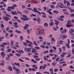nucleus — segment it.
I'll list each match as a JSON object with an SVG mask.
<instances>
[{
    "label": "nucleus",
    "mask_w": 74,
    "mask_h": 74,
    "mask_svg": "<svg viewBox=\"0 0 74 74\" xmlns=\"http://www.w3.org/2000/svg\"><path fill=\"white\" fill-rule=\"evenodd\" d=\"M21 16H22L23 18H23L22 17H21L20 18L22 19L23 21H28V20H30V19L29 18L27 17L26 15L21 14Z\"/></svg>",
    "instance_id": "f257e3e1"
},
{
    "label": "nucleus",
    "mask_w": 74,
    "mask_h": 74,
    "mask_svg": "<svg viewBox=\"0 0 74 74\" xmlns=\"http://www.w3.org/2000/svg\"><path fill=\"white\" fill-rule=\"evenodd\" d=\"M32 11H33L35 12H37L38 13L39 15H41V13L37 10V8H34V9L32 10Z\"/></svg>",
    "instance_id": "f03ea898"
},
{
    "label": "nucleus",
    "mask_w": 74,
    "mask_h": 74,
    "mask_svg": "<svg viewBox=\"0 0 74 74\" xmlns=\"http://www.w3.org/2000/svg\"><path fill=\"white\" fill-rule=\"evenodd\" d=\"M3 19L5 21H7L8 22V20H10V19L8 18L7 16H4L3 17Z\"/></svg>",
    "instance_id": "7ed1b4c3"
},
{
    "label": "nucleus",
    "mask_w": 74,
    "mask_h": 74,
    "mask_svg": "<svg viewBox=\"0 0 74 74\" xmlns=\"http://www.w3.org/2000/svg\"><path fill=\"white\" fill-rule=\"evenodd\" d=\"M21 70L18 69H16L15 70V71L17 72L16 73V74H19L21 73V71H20Z\"/></svg>",
    "instance_id": "20e7f679"
},
{
    "label": "nucleus",
    "mask_w": 74,
    "mask_h": 74,
    "mask_svg": "<svg viewBox=\"0 0 74 74\" xmlns=\"http://www.w3.org/2000/svg\"><path fill=\"white\" fill-rule=\"evenodd\" d=\"M1 55V56H2L3 58H4L5 57V53L4 52H2Z\"/></svg>",
    "instance_id": "39448f33"
},
{
    "label": "nucleus",
    "mask_w": 74,
    "mask_h": 74,
    "mask_svg": "<svg viewBox=\"0 0 74 74\" xmlns=\"http://www.w3.org/2000/svg\"><path fill=\"white\" fill-rule=\"evenodd\" d=\"M29 27V25L27 24H25V26L24 27V29H27L28 27Z\"/></svg>",
    "instance_id": "423d86ee"
},
{
    "label": "nucleus",
    "mask_w": 74,
    "mask_h": 74,
    "mask_svg": "<svg viewBox=\"0 0 74 74\" xmlns=\"http://www.w3.org/2000/svg\"><path fill=\"white\" fill-rule=\"evenodd\" d=\"M7 69H8L9 70H10V71H12V67H11V66H8L7 67Z\"/></svg>",
    "instance_id": "0eeeda50"
},
{
    "label": "nucleus",
    "mask_w": 74,
    "mask_h": 74,
    "mask_svg": "<svg viewBox=\"0 0 74 74\" xmlns=\"http://www.w3.org/2000/svg\"><path fill=\"white\" fill-rule=\"evenodd\" d=\"M11 13L13 15H17L18 14V13H17L16 11H12L11 12Z\"/></svg>",
    "instance_id": "6e6552de"
},
{
    "label": "nucleus",
    "mask_w": 74,
    "mask_h": 74,
    "mask_svg": "<svg viewBox=\"0 0 74 74\" xmlns=\"http://www.w3.org/2000/svg\"><path fill=\"white\" fill-rule=\"evenodd\" d=\"M31 52H32V53H36V52H37V51H36V49L34 48L32 49Z\"/></svg>",
    "instance_id": "1a4fd4ad"
},
{
    "label": "nucleus",
    "mask_w": 74,
    "mask_h": 74,
    "mask_svg": "<svg viewBox=\"0 0 74 74\" xmlns=\"http://www.w3.org/2000/svg\"><path fill=\"white\" fill-rule=\"evenodd\" d=\"M60 5H60L59 7H60L61 8H63L64 7V5H63V3H62L61 2Z\"/></svg>",
    "instance_id": "9d476101"
},
{
    "label": "nucleus",
    "mask_w": 74,
    "mask_h": 74,
    "mask_svg": "<svg viewBox=\"0 0 74 74\" xmlns=\"http://www.w3.org/2000/svg\"><path fill=\"white\" fill-rule=\"evenodd\" d=\"M69 30L70 31H69V33H70V34H71L73 33H74V30H73V29L70 28L69 29Z\"/></svg>",
    "instance_id": "9b49d317"
},
{
    "label": "nucleus",
    "mask_w": 74,
    "mask_h": 74,
    "mask_svg": "<svg viewBox=\"0 0 74 74\" xmlns=\"http://www.w3.org/2000/svg\"><path fill=\"white\" fill-rule=\"evenodd\" d=\"M69 10H70V12H71V13H73V12H74V9L72 10V9L70 7H68Z\"/></svg>",
    "instance_id": "f8f14e48"
},
{
    "label": "nucleus",
    "mask_w": 74,
    "mask_h": 74,
    "mask_svg": "<svg viewBox=\"0 0 74 74\" xmlns=\"http://www.w3.org/2000/svg\"><path fill=\"white\" fill-rule=\"evenodd\" d=\"M8 8L9 9H11V10H14L15 8V7L13 6H9L8 7Z\"/></svg>",
    "instance_id": "ddd939ff"
},
{
    "label": "nucleus",
    "mask_w": 74,
    "mask_h": 74,
    "mask_svg": "<svg viewBox=\"0 0 74 74\" xmlns=\"http://www.w3.org/2000/svg\"><path fill=\"white\" fill-rule=\"evenodd\" d=\"M62 38H67V35H63L61 36Z\"/></svg>",
    "instance_id": "4468645a"
},
{
    "label": "nucleus",
    "mask_w": 74,
    "mask_h": 74,
    "mask_svg": "<svg viewBox=\"0 0 74 74\" xmlns=\"http://www.w3.org/2000/svg\"><path fill=\"white\" fill-rule=\"evenodd\" d=\"M53 69L51 68L49 69V70L50 71V73L51 74H53Z\"/></svg>",
    "instance_id": "2eb2a0df"
},
{
    "label": "nucleus",
    "mask_w": 74,
    "mask_h": 74,
    "mask_svg": "<svg viewBox=\"0 0 74 74\" xmlns=\"http://www.w3.org/2000/svg\"><path fill=\"white\" fill-rule=\"evenodd\" d=\"M2 44L3 45H10V44L9 43V42H8V43H7L5 42H3L2 43Z\"/></svg>",
    "instance_id": "dca6fc26"
},
{
    "label": "nucleus",
    "mask_w": 74,
    "mask_h": 74,
    "mask_svg": "<svg viewBox=\"0 0 74 74\" xmlns=\"http://www.w3.org/2000/svg\"><path fill=\"white\" fill-rule=\"evenodd\" d=\"M66 27H71L73 26V25H72V24H71V25H66Z\"/></svg>",
    "instance_id": "f3484780"
},
{
    "label": "nucleus",
    "mask_w": 74,
    "mask_h": 74,
    "mask_svg": "<svg viewBox=\"0 0 74 74\" xmlns=\"http://www.w3.org/2000/svg\"><path fill=\"white\" fill-rule=\"evenodd\" d=\"M36 21L38 23H39V24H41V22H40V19L39 18H37V19Z\"/></svg>",
    "instance_id": "a211bd4d"
},
{
    "label": "nucleus",
    "mask_w": 74,
    "mask_h": 74,
    "mask_svg": "<svg viewBox=\"0 0 74 74\" xmlns=\"http://www.w3.org/2000/svg\"><path fill=\"white\" fill-rule=\"evenodd\" d=\"M66 32L67 29H64L63 31H62L61 33H62V34H63L64 33H66Z\"/></svg>",
    "instance_id": "6ab92c4d"
},
{
    "label": "nucleus",
    "mask_w": 74,
    "mask_h": 74,
    "mask_svg": "<svg viewBox=\"0 0 74 74\" xmlns=\"http://www.w3.org/2000/svg\"><path fill=\"white\" fill-rule=\"evenodd\" d=\"M54 24H55V23H53V22H51L50 23H49V25H50V26H52L53 25H54Z\"/></svg>",
    "instance_id": "aec40b11"
},
{
    "label": "nucleus",
    "mask_w": 74,
    "mask_h": 74,
    "mask_svg": "<svg viewBox=\"0 0 74 74\" xmlns=\"http://www.w3.org/2000/svg\"><path fill=\"white\" fill-rule=\"evenodd\" d=\"M32 67L34 68L35 69H38V67H37V66L36 65H34L32 66Z\"/></svg>",
    "instance_id": "412c9836"
},
{
    "label": "nucleus",
    "mask_w": 74,
    "mask_h": 74,
    "mask_svg": "<svg viewBox=\"0 0 74 74\" xmlns=\"http://www.w3.org/2000/svg\"><path fill=\"white\" fill-rule=\"evenodd\" d=\"M65 55H66V53H62V54L61 55V57H63Z\"/></svg>",
    "instance_id": "4be33fe9"
},
{
    "label": "nucleus",
    "mask_w": 74,
    "mask_h": 74,
    "mask_svg": "<svg viewBox=\"0 0 74 74\" xmlns=\"http://www.w3.org/2000/svg\"><path fill=\"white\" fill-rule=\"evenodd\" d=\"M31 61L32 62H33L34 63H37V61H36L34 60L33 59H31Z\"/></svg>",
    "instance_id": "5701e85b"
},
{
    "label": "nucleus",
    "mask_w": 74,
    "mask_h": 74,
    "mask_svg": "<svg viewBox=\"0 0 74 74\" xmlns=\"http://www.w3.org/2000/svg\"><path fill=\"white\" fill-rule=\"evenodd\" d=\"M30 51H31V48H27V52H30Z\"/></svg>",
    "instance_id": "b1692460"
},
{
    "label": "nucleus",
    "mask_w": 74,
    "mask_h": 74,
    "mask_svg": "<svg viewBox=\"0 0 74 74\" xmlns=\"http://www.w3.org/2000/svg\"><path fill=\"white\" fill-rule=\"evenodd\" d=\"M33 43L36 46H38V44H37V42L35 41H34Z\"/></svg>",
    "instance_id": "393cba45"
},
{
    "label": "nucleus",
    "mask_w": 74,
    "mask_h": 74,
    "mask_svg": "<svg viewBox=\"0 0 74 74\" xmlns=\"http://www.w3.org/2000/svg\"><path fill=\"white\" fill-rule=\"evenodd\" d=\"M14 64H15V65H16V66H18V67H19L20 66V65H19V63H14Z\"/></svg>",
    "instance_id": "a878e982"
},
{
    "label": "nucleus",
    "mask_w": 74,
    "mask_h": 74,
    "mask_svg": "<svg viewBox=\"0 0 74 74\" xmlns=\"http://www.w3.org/2000/svg\"><path fill=\"white\" fill-rule=\"evenodd\" d=\"M65 45L68 48H70V45L69 44L66 43Z\"/></svg>",
    "instance_id": "bb28decb"
},
{
    "label": "nucleus",
    "mask_w": 74,
    "mask_h": 74,
    "mask_svg": "<svg viewBox=\"0 0 74 74\" xmlns=\"http://www.w3.org/2000/svg\"><path fill=\"white\" fill-rule=\"evenodd\" d=\"M15 32H16V33H18V34L21 33H22V32H21V31H18V30L15 31Z\"/></svg>",
    "instance_id": "cd10ccee"
},
{
    "label": "nucleus",
    "mask_w": 74,
    "mask_h": 74,
    "mask_svg": "<svg viewBox=\"0 0 74 74\" xmlns=\"http://www.w3.org/2000/svg\"><path fill=\"white\" fill-rule=\"evenodd\" d=\"M46 66H47V65L44 64V66H43L42 67H43L42 69H45V68L47 67Z\"/></svg>",
    "instance_id": "c85d7f7f"
},
{
    "label": "nucleus",
    "mask_w": 74,
    "mask_h": 74,
    "mask_svg": "<svg viewBox=\"0 0 74 74\" xmlns=\"http://www.w3.org/2000/svg\"><path fill=\"white\" fill-rule=\"evenodd\" d=\"M55 24L56 25V26H58V25L59 24V21H56L55 23Z\"/></svg>",
    "instance_id": "c756f323"
},
{
    "label": "nucleus",
    "mask_w": 74,
    "mask_h": 74,
    "mask_svg": "<svg viewBox=\"0 0 74 74\" xmlns=\"http://www.w3.org/2000/svg\"><path fill=\"white\" fill-rule=\"evenodd\" d=\"M47 12H48L49 14H50V15H52V12L50 11V10H48L47 11Z\"/></svg>",
    "instance_id": "7c9ffc66"
},
{
    "label": "nucleus",
    "mask_w": 74,
    "mask_h": 74,
    "mask_svg": "<svg viewBox=\"0 0 74 74\" xmlns=\"http://www.w3.org/2000/svg\"><path fill=\"white\" fill-rule=\"evenodd\" d=\"M53 13H56V14H58L59 12L57 10H54L53 11Z\"/></svg>",
    "instance_id": "2f4dec72"
},
{
    "label": "nucleus",
    "mask_w": 74,
    "mask_h": 74,
    "mask_svg": "<svg viewBox=\"0 0 74 74\" xmlns=\"http://www.w3.org/2000/svg\"><path fill=\"white\" fill-rule=\"evenodd\" d=\"M36 61H40V58H37L35 59Z\"/></svg>",
    "instance_id": "473e14b6"
},
{
    "label": "nucleus",
    "mask_w": 74,
    "mask_h": 74,
    "mask_svg": "<svg viewBox=\"0 0 74 74\" xmlns=\"http://www.w3.org/2000/svg\"><path fill=\"white\" fill-rule=\"evenodd\" d=\"M10 29V28L9 27H8L6 29V30L7 31H8Z\"/></svg>",
    "instance_id": "72a5a7b5"
},
{
    "label": "nucleus",
    "mask_w": 74,
    "mask_h": 74,
    "mask_svg": "<svg viewBox=\"0 0 74 74\" xmlns=\"http://www.w3.org/2000/svg\"><path fill=\"white\" fill-rule=\"evenodd\" d=\"M62 49H63V51H65V50H66L65 49H66V46H63L62 47Z\"/></svg>",
    "instance_id": "f704fd0d"
},
{
    "label": "nucleus",
    "mask_w": 74,
    "mask_h": 74,
    "mask_svg": "<svg viewBox=\"0 0 74 74\" xmlns=\"http://www.w3.org/2000/svg\"><path fill=\"white\" fill-rule=\"evenodd\" d=\"M35 49H36L37 50H38V49H40V47H39L36 46L35 47Z\"/></svg>",
    "instance_id": "c9c22d12"
},
{
    "label": "nucleus",
    "mask_w": 74,
    "mask_h": 74,
    "mask_svg": "<svg viewBox=\"0 0 74 74\" xmlns=\"http://www.w3.org/2000/svg\"><path fill=\"white\" fill-rule=\"evenodd\" d=\"M44 26L47 27V26H48V23H45L44 24Z\"/></svg>",
    "instance_id": "e433bc0d"
},
{
    "label": "nucleus",
    "mask_w": 74,
    "mask_h": 74,
    "mask_svg": "<svg viewBox=\"0 0 74 74\" xmlns=\"http://www.w3.org/2000/svg\"><path fill=\"white\" fill-rule=\"evenodd\" d=\"M43 59H44L45 60H48V58H47V57L44 56Z\"/></svg>",
    "instance_id": "4c0bfd02"
},
{
    "label": "nucleus",
    "mask_w": 74,
    "mask_h": 74,
    "mask_svg": "<svg viewBox=\"0 0 74 74\" xmlns=\"http://www.w3.org/2000/svg\"><path fill=\"white\" fill-rule=\"evenodd\" d=\"M19 38L22 41V40H23V37H22V36H20Z\"/></svg>",
    "instance_id": "58836bf2"
},
{
    "label": "nucleus",
    "mask_w": 74,
    "mask_h": 74,
    "mask_svg": "<svg viewBox=\"0 0 74 74\" xmlns=\"http://www.w3.org/2000/svg\"><path fill=\"white\" fill-rule=\"evenodd\" d=\"M8 49V52H11V49L10 48H9Z\"/></svg>",
    "instance_id": "ea45409f"
},
{
    "label": "nucleus",
    "mask_w": 74,
    "mask_h": 74,
    "mask_svg": "<svg viewBox=\"0 0 74 74\" xmlns=\"http://www.w3.org/2000/svg\"><path fill=\"white\" fill-rule=\"evenodd\" d=\"M16 56H18L19 57H20L21 56V55L18 53L16 54Z\"/></svg>",
    "instance_id": "a19ab883"
},
{
    "label": "nucleus",
    "mask_w": 74,
    "mask_h": 74,
    "mask_svg": "<svg viewBox=\"0 0 74 74\" xmlns=\"http://www.w3.org/2000/svg\"><path fill=\"white\" fill-rule=\"evenodd\" d=\"M70 16L71 17H74V14L72 13L70 14Z\"/></svg>",
    "instance_id": "79ce46f5"
},
{
    "label": "nucleus",
    "mask_w": 74,
    "mask_h": 74,
    "mask_svg": "<svg viewBox=\"0 0 74 74\" xmlns=\"http://www.w3.org/2000/svg\"><path fill=\"white\" fill-rule=\"evenodd\" d=\"M60 18L62 19V18H64V16L63 15H62V16H60Z\"/></svg>",
    "instance_id": "37998d69"
},
{
    "label": "nucleus",
    "mask_w": 74,
    "mask_h": 74,
    "mask_svg": "<svg viewBox=\"0 0 74 74\" xmlns=\"http://www.w3.org/2000/svg\"><path fill=\"white\" fill-rule=\"evenodd\" d=\"M27 34H30V32H29V29H27Z\"/></svg>",
    "instance_id": "c03bdc74"
},
{
    "label": "nucleus",
    "mask_w": 74,
    "mask_h": 74,
    "mask_svg": "<svg viewBox=\"0 0 74 74\" xmlns=\"http://www.w3.org/2000/svg\"><path fill=\"white\" fill-rule=\"evenodd\" d=\"M14 27L15 28H17V27H19V25H14Z\"/></svg>",
    "instance_id": "a18cd8bd"
},
{
    "label": "nucleus",
    "mask_w": 74,
    "mask_h": 74,
    "mask_svg": "<svg viewBox=\"0 0 74 74\" xmlns=\"http://www.w3.org/2000/svg\"><path fill=\"white\" fill-rule=\"evenodd\" d=\"M40 47H41V48H44V49H45V47L44 45H41L40 46Z\"/></svg>",
    "instance_id": "49530a36"
},
{
    "label": "nucleus",
    "mask_w": 74,
    "mask_h": 74,
    "mask_svg": "<svg viewBox=\"0 0 74 74\" xmlns=\"http://www.w3.org/2000/svg\"><path fill=\"white\" fill-rule=\"evenodd\" d=\"M71 56V54H69L68 55V56H67V58H70V57Z\"/></svg>",
    "instance_id": "de8ad7c7"
},
{
    "label": "nucleus",
    "mask_w": 74,
    "mask_h": 74,
    "mask_svg": "<svg viewBox=\"0 0 74 74\" xmlns=\"http://www.w3.org/2000/svg\"><path fill=\"white\" fill-rule=\"evenodd\" d=\"M17 21L18 22H19V23H22V21H21L19 19H17Z\"/></svg>",
    "instance_id": "09e8293b"
},
{
    "label": "nucleus",
    "mask_w": 74,
    "mask_h": 74,
    "mask_svg": "<svg viewBox=\"0 0 74 74\" xmlns=\"http://www.w3.org/2000/svg\"><path fill=\"white\" fill-rule=\"evenodd\" d=\"M43 45H45L46 44H47V43L46 42V41H44L43 42Z\"/></svg>",
    "instance_id": "8fccbe9b"
},
{
    "label": "nucleus",
    "mask_w": 74,
    "mask_h": 74,
    "mask_svg": "<svg viewBox=\"0 0 74 74\" xmlns=\"http://www.w3.org/2000/svg\"><path fill=\"white\" fill-rule=\"evenodd\" d=\"M14 34L12 33L11 34H10V36L11 37H12L13 36H14Z\"/></svg>",
    "instance_id": "3c124183"
},
{
    "label": "nucleus",
    "mask_w": 74,
    "mask_h": 74,
    "mask_svg": "<svg viewBox=\"0 0 74 74\" xmlns=\"http://www.w3.org/2000/svg\"><path fill=\"white\" fill-rule=\"evenodd\" d=\"M59 59H60V58H57L56 59V62H58L59 61Z\"/></svg>",
    "instance_id": "603ef678"
},
{
    "label": "nucleus",
    "mask_w": 74,
    "mask_h": 74,
    "mask_svg": "<svg viewBox=\"0 0 74 74\" xmlns=\"http://www.w3.org/2000/svg\"><path fill=\"white\" fill-rule=\"evenodd\" d=\"M8 32H9V33H13V31L11 30H10L9 31H8Z\"/></svg>",
    "instance_id": "864d4df0"
},
{
    "label": "nucleus",
    "mask_w": 74,
    "mask_h": 74,
    "mask_svg": "<svg viewBox=\"0 0 74 74\" xmlns=\"http://www.w3.org/2000/svg\"><path fill=\"white\" fill-rule=\"evenodd\" d=\"M33 57L34 58H37L38 57V56H36L35 55H34L33 56Z\"/></svg>",
    "instance_id": "5fc2aeb1"
},
{
    "label": "nucleus",
    "mask_w": 74,
    "mask_h": 74,
    "mask_svg": "<svg viewBox=\"0 0 74 74\" xmlns=\"http://www.w3.org/2000/svg\"><path fill=\"white\" fill-rule=\"evenodd\" d=\"M67 24H71V21H69L67 23Z\"/></svg>",
    "instance_id": "6e6d98bb"
},
{
    "label": "nucleus",
    "mask_w": 74,
    "mask_h": 74,
    "mask_svg": "<svg viewBox=\"0 0 74 74\" xmlns=\"http://www.w3.org/2000/svg\"><path fill=\"white\" fill-rule=\"evenodd\" d=\"M50 7L52 8H55V6L53 5H51L50 6Z\"/></svg>",
    "instance_id": "4d7b16f0"
},
{
    "label": "nucleus",
    "mask_w": 74,
    "mask_h": 74,
    "mask_svg": "<svg viewBox=\"0 0 74 74\" xmlns=\"http://www.w3.org/2000/svg\"><path fill=\"white\" fill-rule=\"evenodd\" d=\"M64 13L65 14H66V15H70V14L69 13H68V12H64Z\"/></svg>",
    "instance_id": "13d9d810"
},
{
    "label": "nucleus",
    "mask_w": 74,
    "mask_h": 74,
    "mask_svg": "<svg viewBox=\"0 0 74 74\" xmlns=\"http://www.w3.org/2000/svg\"><path fill=\"white\" fill-rule=\"evenodd\" d=\"M58 71V69H54V71L55 72H57Z\"/></svg>",
    "instance_id": "bf43d9fd"
},
{
    "label": "nucleus",
    "mask_w": 74,
    "mask_h": 74,
    "mask_svg": "<svg viewBox=\"0 0 74 74\" xmlns=\"http://www.w3.org/2000/svg\"><path fill=\"white\" fill-rule=\"evenodd\" d=\"M43 73L44 74H45V73H46L47 74H50V73H49V72H48L47 71L44 72Z\"/></svg>",
    "instance_id": "052dcab7"
},
{
    "label": "nucleus",
    "mask_w": 74,
    "mask_h": 74,
    "mask_svg": "<svg viewBox=\"0 0 74 74\" xmlns=\"http://www.w3.org/2000/svg\"><path fill=\"white\" fill-rule=\"evenodd\" d=\"M47 45H48V46H51V43L47 42Z\"/></svg>",
    "instance_id": "680f3d73"
},
{
    "label": "nucleus",
    "mask_w": 74,
    "mask_h": 74,
    "mask_svg": "<svg viewBox=\"0 0 74 74\" xmlns=\"http://www.w3.org/2000/svg\"><path fill=\"white\" fill-rule=\"evenodd\" d=\"M22 8H25V7H26L25 6V5H22Z\"/></svg>",
    "instance_id": "e2e57ef3"
},
{
    "label": "nucleus",
    "mask_w": 74,
    "mask_h": 74,
    "mask_svg": "<svg viewBox=\"0 0 74 74\" xmlns=\"http://www.w3.org/2000/svg\"><path fill=\"white\" fill-rule=\"evenodd\" d=\"M52 65L53 66H55V65H56V63H55V62L52 63Z\"/></svg>",
    "instance_id": "0e129e2a"
},
{
    "label": "nucleus",
    "mask_w": 74,
    "mask_h": 74,
    "mask_svg": "<svg viewBox=\"0 0 74 74\" xmlns=\"http://www.w3.org/2000/svg\"><path fill=\"white\" fill-rule=\"evenodd\" d=\"M50 53H53V50L52 49H51V50H50Z\"/></svg>",
    "instance_id": "69168bd1"
},
{
    "label": "nucleus",
    "mask_w": 74,
    "mask_h": 74,
    "mask_svg": "<svg viewBox=\"0 0 74 74\" xmlns=\"http://www.w3.org/2000/svg\"><path fill=\"white\" fill-rule=\"evenodd\" d=\"M72 52L73 54V53H74V48H73L72 49Z\"/></svg>",
    "instance_id": "338daca9"
},
{
    "label": "nucleus",
    "mask_w": 74,
    "mask_h": 74,
    "mask_svg": "<svg viewBox=\"0 0 74 74\" xmlns=\"http://www.w3.org/2000/svg\"><path fill=\"white\" fill-rule=\"evenodd\" d=\"M36 74H42L40 72H37L36 73Z\"/></svg>",
    "instance_id": "774afa93"
}]
</instances>
